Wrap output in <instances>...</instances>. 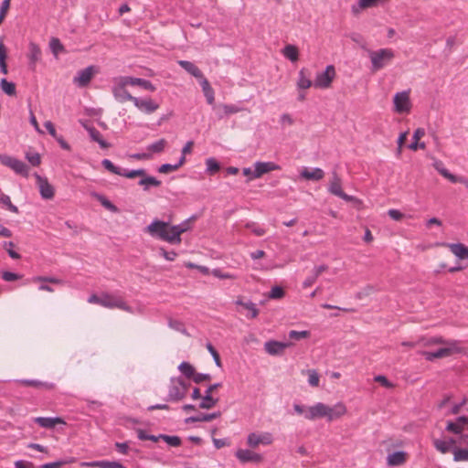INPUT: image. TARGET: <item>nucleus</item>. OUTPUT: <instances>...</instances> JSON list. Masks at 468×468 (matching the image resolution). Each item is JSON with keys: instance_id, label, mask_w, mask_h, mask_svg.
<instances>
[{"instance_id": "nucleus-61", "label": "nucleus", "mask_w": 468, "mask_h": 468, "mask_svg": "<svg viewBox=\"0 0 468 468\" xmlns=\"http://www.w3.org/2000/svg\"><path fill=\"white\" fill-rule=\"evenodd\" d=\"M284 295V291L280 286H273L269 292V298L271 299H281Z\"/></svg>"}, {"instance_id": "nucleus-25", "label": "nucleus", "mask_w": 468, "mask_h": 468, "mask_svg": "<svg viewBox=\"0 0 468 468\" xmlns=\"http://www.w3.org/2000/svg\"><path fill=\"white\" fill-rule=\"evenodd\" d=\"M34 422L37 423L40 427L46 429H52L57 424H65V421L58 417H36L33 419Z\"/></svg>"}, {"instance_id": "nucleus-33", "label": "nucleus", "mask_w": 468, "mask_h": 468, "mask_svg": "<svg viewBox=\"0 0 468 468\" xmlns=\"http://www.w3.org/2000/svg\"><path fill=\"white\" fill-rule=\"evenodd\" d=\"M86 129L91 140L98 143L101 148L107 149L110 147V144L103 139L101 133L97 129L94 127H86Z\"/></svg>"}, {"instance_id": "nucleus-32", "label": "nucleus", "mask_w": 468, "mask_h": 468, "mask_svg": "<svg viewBox=\"0 0 468 468\" xmlns=\"http://www.w3.org/2000/svg\"><path fill=\"white\" fill-rule=\"evenodd\" d=\"M455 440L449 439V440H435L433 444L434 447L441 452V453H446L450 451L452 452V449L455 448Z\"/></svg>"}, {"instance_id": "nucleus-49", "label": "nucleus", "mask_w": 468, "mask_h": 468, "mask_svg": "<svg viewBox=\"0 0 468 468\" xmlns=\"http://www.w3.org/2000/svg\"><path fill=\"white\" fill-rule=\"evenodd\" d=\"M74 461H75L74 458L60 460V461L42 464L39 468H60L62 465L71 463Z\"/></svg>"}, {"instance_id": "nucleus-42", "label": "nucleus", "mask_w": 468, "mask_h": 468, "mask_svg": "<svg viewBox=\"0 0 468 468\" xmlns=\"http://www.w3.org/2000/svg\"><path fill=\"white\" fill-rule=\"evenodd\" d=\"M453 460L454 462L468 461V447L467 448H453Z\"/></svg>"}, {"instance_id": "nucleus-10", "label": "nucleus", "mask_w": 468, "mask_h": 468, "mask_svg": "<svg viewBox=\"0 0 468 468\" xmlns=\"http://www.w3.org/2000/svg\"><path fill=\"white\" fill-rule=\"evenodd\" d=\"M274 441L272 433L269 431L250 432L247 436V445L255 449L260 445L269 446Z\"/></svg>"}, {"instance_id": "nucleus-22", "label": "nucleus", "mask_w": 468, "mask_h": 468, "mask_svg": "<svg viewBox=\"0 0 468 468\" xmlns=\"http://www.w3.org/2000/svg\"><path fill=\"white\" fill-rule=\"evenodd\" d=\"M325 404L317 402L312 406H308L306 410L305 419L308 420H315L324 418Z\"/></svg>"}, {"instance_id": "nucleus-62", "label": "nucleus", "mask_w": 468, "mask_h": 468, "mask_svg": "<svg viewBox=\"0 0 468 468\" xmlns=\"http://www.w3.org/2000/svg\"><path fill=\"white\" fill-rule=\"evenodd\" d=\"M211 379V376L209 374H204V373H197L195 372L191 381L199 384L204 381H209Z\"/></svg>"}, {"instance_id": "nucleus-35", "label": "nucleus", "mask_w": 468, "mask_h": 468, "mask_svg": "<svg viewBox=\"0 0 468 468\" xmlns=\"http://www.w3.org/2000/svg\"><path fill=\"white\" fill-rule=\"evenodd\" d=\"M197 218V216L193 215L186 218L185 221L181 222L180 224H177V243L180 242V235L192 229Z\"/></svg>"}, {"instance_id": "nucleus-51", "label": "nucleus", "mask_w": 468, "mask_h": 468, "mask_svg": "<svg viewBox=\"0 0 468 468\" xmlns=\"http://www.w3.org/2000/svg\"><path fill=\"white\" fill-rule=\"evenodd\" d=\"M449 340H445L441 336H433L427 340H420L419 343H422L423 346H433V345H443L445 346V342H448Z\"/></svg>"}, {"instance_id": "nucleus-24", "label": "nucleus", "mask_w": 468, "mask_h": 468, "mask_svg": "<svg viewBox=\"0 0 468 468\" xmlns=\"http://www.w3.org/2000/svg\"><path fill=\"white\" fill-rule=\"evenodd\" d=\"M300 176L305 180L320 181L324 176V172L319 167L308 168L303 167L300 172Z\"/></svg>"}, {"instance_id": "nucleus-19", "label": "nucleus", "mask_w": 468, "mask_h": 468, "mask_svg": "<svg viewBox=\"0 0 468 468\" xmlns=\"http://www.w3.org/2000/svg\"><path fill=\"white\" fill-rule=\"evenodd\" d=\"M468 418L459 417L455 421H448L446 431L454 434H463L467 432Z\"/></svg>"}, {"instance_id": "nucleus-40", "label": "nucleus", "mask_w": 468, "mask_h": 468, "mask_svg": "<svg viewBox=\"0 0 468 468\" xmlns=\"http://www.w3.org/2000/svg\"><path fill=\"white\" fill-rule=\"evenodd\" d=\"M166 142L163 139L158 140L146 147L148 153H151V159L156 154H160L165 150Z\"/></svg>"}, {"instance_id": "nucleus-20", "label": "nucleus", "mask_w": 468, "mask_h": 468, "mask_svg": "<svg viewBox=\"0 0 468 468\" xmlns=\"http://www.w3.org/2000/svg\"><path fill=\"white\" fill-rule=\"evenodd\" d=\"M291 346L292 344L290 342H279L275 340H270L264 344V349L268 354L271 356H276L282 354L284 349Z\"/></svg>"}, {"instance_id": "nucleus-56", "label": "nucleus", "mask_w": 468, "mask_h": 468, "mask_svg": "<svg viewBox=\"0 0 468 468\" xmlns=\"http://www.w3.org/2000/svg\"><path fill=\"white\" fill-rule=\"evenodd\" d=\"M211 274L218 279H222V280H225V279H230V280H234L237 278L236 275L230 273V272H223L220 269H213L211 271Z\"/></svg>"}, {"instance_id": "nucleus-27", "label": "nucleus", "mask_w": 468, "mask_h": 468, "mask_svg": "<svg viewBox=\"0 0 468 468\" xmlns=\"http://www.w3.org/2000/svg\"><path fill=\"white\" fill-rule=\"evenodd\" d=\"M198 81L202 88L203 94L206 97L207 102L209 105H214L215 92H214V90L212 89V87L210 86L208 80L205 77H203Z\"/></svg>"}, {"instance_id": "nucleus-52", "label": "nucleus", "mask_w": 468, "mask_h": 468, "mask_svg": "<svg viewBox=\"0 0 468 468\" xmlns=\"http://www.w3.org/2000/svg\"><path fill=\"white\" fill-rule=\"evenodd\" d=\"M193 147V142L189 141L182 149V156L177 160V168L184 165L186 161V154H190Z\"/></svg>"}, {"instance_id": "nucleus-55", "label": "nucleus", "mask_w": 468, "mask_h": 468, "mask_svg": "<svg viewBox=\"0 0 468 468\" xmlns=\"http://www.w3.org/2000/svg\"><path fill=\"white\" fill-rule=\"evenodd\" d=\"M308 374V383L311 387H318L320 382V378L318 373L314 370L310 369L307 371Z\"/></svg>"}, {"instance_id": "nucleus-39", "label": "nucleus", "mask_w": 468, "mask_h": 468, "mask_svg": "<svg viewBox=\"0 0 468 468\" xmlns=\"http://www.w3.org/2000/svg\"><path fill=\"white\" fill-rule=\"evenodd\" d=\"M199 408L209 410L213 408L218 401V399L213 398L211 394L205 392V395L200 399Z\"/></svg>"}, {"instance_id": "nucleus-28", "label": "nucleus", "mask_w": 468, "mask_h": 468, "mask_svg": "<svg viewBox=\"0 0 468 468\" xmlns=\"http://www.w3.org/2000/svg\"><path fill=\"white\" fill-rule=\"evenodd\" d=\"M177 64L180 65L188 74L195 77L197 80L204 77L201 70L193 62L178 60Z\"/></svg>"}, {"instance_id": "nucleus-57", "label": "nucleus", "mask_w": 468, "mask_h": 468, "mask_svg": "<svg viewBox=\"0 0 468 468\" xmlns=\"http://www.w3.org/2000/svg\"><path fill=\"white\" fill-rule=\"evenodd\" d=\"M97 199L101 202V204L107 209L112 212H117L118 208L115 205H113L110 200H108L105 197L101 195H97Z\"/></svg>"}, {"instance_id": "nucleus-48", "label": "nucleus", "mask_w": 468, "mask_h": 468, "mask_svg": "<svg viewBox=\"0 0 468 468\" xmlns=\"http://www.w3.org/2000/svg\"><path fill=\"white\" fill-rule=\"evenodd\" d=\"M244 309L248 311V314H246L248 318H255L259 314V310L256 304L251 301H247L246 303H244Z\"/></svg>"}, {"instance_id": "nucleus-58", "label": "nucleus", "mask_w": 468, "mask_h": 468, "mask_svg": "<svg viewBox=\"0 0 468 468\" xmlns=\"http://www.w3.org/2000/svg\"><path fill=\"white\" fill-rule=\"evenodd\" d=\"M49 47L55 56H57L59 52L63 50V46L58 38H51L49 42Z\"/></svg>"}, {"instance_id": "nucleus-53", "label": "nucleus", "mask_w": 468, "mask_h": 468, "mask_svg": "<svg viewBox=\"0 0 468 468\" xmlns=\"http://www.w3.org/2000/svg\"><path fill=\"white\" fill-rule=\"evenodd\" d=\"M26 159L33 165L38 166L41 163V157L38 153L36 152H27L26 154Z\"/></svg>"}, {"instance_id": "nucleus-34", "label": "nucleus", "mask_w": 468, "mask_h": 468, "mask_svg": "<svg viewBox=\"0 0 468 468\" xmlns=\"http://www.w3.org/2000/svg\"><path fill=\"white\" fill-rule=\"evenodd\" d=\"M282 54L292 62H296L299 58V50L296 46L292 44L286 45L282 48Z\"/></svg>"}, {"instance_id": "nucleus-2", "label": "nucleus", "mask_w": 468, "mask_h": 468, "mask_svg": "<svg viewBox=\"0 0 468 468\" xmlns=\"http://www.w3.org/2000/svg\"><path fill=\"white\" fill-rule=\"evenodd\" d=\"M90 303H95L106 308H119L127 312H132L131 308L123 302L121 297L104 293L101 295L92 294L89 297Z\"/></svg>"}, {"instance_id": "nucleus-15", "label": "nucleus", "mask_w": 468, "mask_h": 468, "mask_svg": "<svg viewBox=\"0 0 468 468\" xmlns=\"http://www.w3.org/2000/svg\"><path fill=\"white\" fill-rule=\"evenodd\" d=\"M133 105L142 112L151 114L159 108V103L150 97H134Z\"/></svg>"}, {"instance_id": "nucleus-26", "label": "nucleus", "mask_w": 468, "mask_h": 468, "mask_svg": "<svg viewBox=\"0 0 468 468\" xmlns=\"http://www.w3.org/2000/svg\"><path fill=\"white\" fill-rule=\"evenodd\" d=\"M425 135V130L423 128H417L412 136V142L409 144V148L411 151H416L418 149H425L426 144L424 142H420V139Z\"/></svg>"}, {"instance_id": "nucleus-6", "label": "nucleus", "mask_w": 468, "mask_h": 468, "mask_svg": "<svg viewBox=\"0 0 468 468\" xmlns=\"http://www.w3.org/2000/svg\"><path fill=\"white\" fill-rule=\"evenodd\" d=\"M412 109L410 90L396 92L393 96V112L398 114H409Z\"/></svg>"}, {"instance_id": "nucleus-31", "label": "nucleus", "mask_w": 468, "mask_h": 468, "mask_svg": "<svg viewBox=\"0 0 468 468\" xmlns=\"http://www.w3.org/2000/svg\"><path fill=\"white\" fill-rule=\"evenodd\" d=\"M221 413L219 411L212 413H199L196 416H191L186 419V423L189 422H199V421H210L214 419L219 418Z\"/></svg>"}, {"instance_id": "nucleus-7", "label": "nucleus", "mask_w": 468, "mask_h": 468, "mask_svg": "<svg viewBox=\"0 0 468 468\" xmlns=\"http://www.w3.org/2000/svg\"><path fill=\"white\" fill-rule=\"evenodd\" d=\"M177 368L181 372V375L186 379L177 378V399L184 398L186 395V390L188 388V384L186 383V380H191L196 369L195 367L187 362H182Z\"/></svg>"}, {"instance_id": "nucleus-4", "label": "nucleus", "mask_w": 468, "mask_h": 468, "mask_svg": "<svg viewBox=\"0 0 468 468\" xmlns=\"http://www.w3.org/2000/svg\"><path fill=\"white\" fill-rule=\"evenodd\" d=\"M128 86H130L128 76H121L113 79L112 92L118 102L123 103L128 101H132L134 98L127 90Z\"/></svg>"}, {"instance_id": "nucleus-5", "label": "nucleus", "mask_w": 468, "mask_h": 468, "mask_svg": "<svg viewBox=\"0 0 468 468\" xmlns=\"http://www.w3.org/2000/svg\"><path fill=\"white\" fill-rule=\"evenodd\" d=\"M460 352H462L460 342L457 340H451L445 342V346L443 347L439 348L436 351H423L421 354L426 360L433 361L436 358L450 356L454 353Z\"/></svg>"}, {"instance_id": "nucleus-1", "label": "nucleus", "mask_w": 468, "mask_h": 468, "mask_svg": "<svg viewBox=\"0 0 468 468\" xmlns=\"http://www.w3.org/2000/svg\"><path fill=\"white\" fill-rule=\"evenodd\" d=\"M144 232L151 237L167 242H173L176 239V226L167 222L155 219L144 229Z\"/></svg>"}, {"instance_id": "nucleus-54", "label": "nucleus", "mask_w": 468, "mask_h": 468, "mask_svg": "<svg viewBox=\"0 0 468 468\" xmlns=\"http://www.w3.org/2000/svg\"><path fill=\"white\" fill-rule=\"evenodd\" d=\"M207 172L210 175L217 173L219 170V165L214 158H207L206 161Z\"/></svg>"}, {"instance_id": "nucleus-13", "label": "nucleus", "mask_w": 468, "mask_h": 468, "mask_svg": "<svg viewBox=\"0 0 468 468\" xmlns=\"http://www.w3.org/2000/svg\"><path fill=\"white\" fill-rule=\"evenodd\" d=\"M34 177L41 198L45 200L52 199L55 197V187L48 182V179L37 173L34 174Z\"/></svg>"}, {"instance_id": "nucleus-36", "label": "nucleus", "mask_w": 468, "mask_h": 468, "mask_svg": "<svg viewBox=\"0 0 468 468\" xmlns=\"http://www.w3.org/2000/svg\"><path fill=\"white\" fill-rule=\"evenodd\" d=\"M128 80H129L130 86H139V87L143 88L144 90H151V91L155 90V87L151 83V81H149L147 80L141 79V78L129 77V76H128Z\"/></svg>"}, {"instance_id": "nucleus-38", "label": "nucleus", "mask_w": 468, "mask_h": 468, "mask_svg": "<svg viewBox=\"0 0 468 468\" xmlns=\"http://www.w3.org/2000/svg\"><path fill=\"white\" fill-rule=\"evenodd\" d=\"M30 63L35 64L37 61L40 59L41 50L37 44L34 42H30L28 45V55H27Z\"/></svg>"}, {"instance_id": "nucleus-23", "label": "nucleus", "mask_w": 468, "mask_h": 468, "mask_svg": "<svg viewBox=\"0 0 468 468\" xmlns=\"http://www.w3.org/2000/svg\"><path fill=\"white\" fill-rule=\"evenodd\" d=\"M383 0H358L351 5V12L354 16L359 15L363 10L377 7Z\"/></svg>"}, {"instance_id": "nucleus-47", "label": "nucleus", "mask_w": 468, "mask_h": 468, "mask_svg": "<svg viewBox=\"0 0 468 468\" xmlns=\"http://www.w3.org/2000/svg\"><path fill=\"white\" fill-rule=\"evenodd\" d=\"M0 86L2 90L9 95H15L16 94V86L13 82L8 81L6 79H2L0 82Z\"/></svg>"}, {"instance_id": "nucleus-30", "label": "nucleus", "mask_w": 468, "mask_h": 468, "mask_svg": "<svg viewBox=\"0 0 468 468\" xmlns=\"http://www.w3.org/2000/svg\"><path fill=\"white\" fill-rule=\"evenodd\" d=\"M447 247L460 260H468V247L462 243H449Z\"/></svg>"}, {"instance_id": "nucleus-21", "label": "nucleus", "mask_w": 468, "mask_h": 468, "mask_svg": "<svg viewBox=\"0 0 468 468\" xmlns=\"http://www.w3.org/2000/svg\"><path fill=\"white\" fill-rule=\"evenodd\" d=\"M80 467H90V468H126L121 463L117 461H91V462H81Z\"/></svg>"}, {"instance_id": "nucleus-12", "label": "nucleus", "mask_w": 468, "mask_h": 468, "mask_svg": "<svg viewBox=\"0 0 468 468\" xmlns=\"http://www.w3.org/2000/svg\"><path fill=\"white\" fill-rule=\"evenodd\" d=\"M335 76V70L333 65H328L322 72H318L314 81V87L316 89H327Z\"/></svg>"}, {"instance_id": "nucleus-37", "label": "nucleus", "mask_w": 468, "mask_h": 468, "mask_svg": "<svg viewBox=\"0 0 468 468\" xmlns=\"http://www.w3.org/2000/svg\"><path fill=\"white\" fill-rule=\"evenodd\" d=\"M314 86V82L305 74V69H302L298 73L297 88L300 90H306Z\"/></svg>"}, {"instance_id": "nucleus-18", "label": "nucleus", "mask_w": 468, "mask_h": 468, "mask_svg": "<svg viewBox=\"0 0 468 468\" xmlns=\"http://www.w3.org/2000/svg\"><path fill=\"white\" fill-rule=\"evenodd\" d=\"M237 459L242 463H260L262 460V455L257 453L250 449H239L235 452Z\"/></svg>"}, {"instance_id": "nucleus-16", "label": "nucleus", "mask_w": 468, "mask_h": 468, "mask_svg": "<svg viewBox=\"0 0 468 468\" xmlns=\"http://www.w3.org/2000/svg\"><path fill=\"white\" fill-rule=\"evenodd\" d=\"M346 413V407L343 402H337L334 406H328L325 404L324 418H325L327 421H333L340 419Z\"/></svg>"}, {"instance_id": "nucleus-9", "label": "nucleus", "mask_w": 468, "mask_h": 468, "mask_svg": "<svg viewBox=\"0 0 468 468\" xmlns=\"http://www.w3.org/2000/svg\"><path fill=\"white\" fill-rule=\"evenodd\" d=\"M0 162L4 165L11 168L15 173L24 177H28L29 167L23 161L7 154H0Z\"/></svg>"}, {"instance_id": "nucleus-63", "label": "nucleus", "mask_w": 468, "mask_h": 468, "mask_svg": "<svg viewBox=\"0 0 468 468\" xmlns=\"http://www.w3.org/2000/svg\"><path fill=\"white\" fill-rule=\"evenodd\" d=\"M1 276H2V279L5 282H13V281H16L20 278V275H18L15 272L7 271H2Z\"/></svg>"}, {"instance_id": "nucleus-41", "label": "nucleus", "mask_w": 468, "mask_h": 468, "mask_svg": "<svg viewBox=\"0 0 468 468\" xmlns=\"http://www.w3.org/2000/svg\"><path fill=\"white\" fill-rule=\"evenodd\" d=\"M19 383L25 386H32L36 388H45L47 389H51L53 388V384L48 382H41L39 380L35 379H22L18 380Z\"/></svg>"}, {"instance_id": "nucleus-60", "label": "nucleus", "mask_w": 468, "mask_h": 468, "mask_svg": "<svg viewBox=\"0 0 468 468\" xmlns=\"http://www.w3.org/2000/svg\"><path fill=\"white\" fill-rule=\"evenodd\" d=\"M310 335L309 331H295L292 330L289 332V337L295 340H301L307 338Z\"/></svg>"}, {"instance_id": "nucleus-50", "label": "nucleus", "mask_w": 468, "mask_h": 468, "mask_svg": "<svg viewBox=\"0 0 468 468\" xmlns=\"http://www.w3.org/2000/svg\"><path fill=\"white\" fill-rule=\"evenodd\" d=\"M206 347H207V351L209 352V354L212 356L216 366L218 367H221L222 364H221L219 354L218 353L216 348L213 346V345L211 343H207Z\"/></svg>"}, {"instance_id": "nucleus-43", "label": "nucleus", "mask_w": 468, "mask_h": 468, "mask_svg": "<svg viewBox=\"0 0 468 468\" xmlns=\"http://www.w3.org/2000/svg\"><path fill=\"white\" fill-rule=\"evenodd\" d=\"M219 109L222 111V113L218 114L219 118H223L224 115L237 113L241 111L239 106L234 104H222L219 106Z\"/></svg>"}, {"instance_id": "nucleus-64", "label": "nucleus", "mask_w": 468, "mask_h": 468, "mask_svg": "<svg viewBox=\"0 0 468 468\" xmlns=\"http://www.w3.org/2000/svg\"><path fill=\"white\" fill-rule=\"evenodd\" d=\"M15 468H36V467L30 462L19 460L15 463Z\"/></svg>"}, {"instance_id": "nucleus-17", "label": "nucleus", "mask_w": 468, "mask_h": 468, "mask_svg": "<svg viewBox=\"0 0 468 468\" xmlns=\"http://www.w3.org/2000/svg\"><path fill=\"white\" fill-rule=\"evenodd\" d=\"M253 166V176L255 178H260L264 174L281 169V166L273 162H256Z\"/></svg>"}, {"instance_id": "nucleus-8", "label": "nucleus", "mask_w": 468, "mask_h": 468, "mask_svg": "<svg viewBox=\"0 0 468 468\" xmlns=\"http://www.w3.org/2000/svg\"><path fill=\"white\" fill-rule=\"evenodd\" d=\"M327 190L330 194L336 196L345 201L361 204V201L358 198L354 196L347 195L343 191L342 180L335 171L332 172Z\"/></svg>"}, {"instance_id": "nucleus-3", "label": "nucleus", "mask_w": 468, "mask_h": 468, "mask_svg": "<svg viewBox=\"0 0 468 468\" xmlns=\"http://www.w3.org/2000/svg\"><path fill=\"white\" fill-rule=\"evenodd\" d=\"M368 57L371 61V69L378 71L385 68L395 57L391 48H380L378 50H368Z\"/></svg>"}, {"instance_id": "nucleus-46", "label": "nucleus", "mask_w": 468, "mask_h": 468, "mask_svg": "<svg viewBox=\"0 0 468 468\" xmlns=\"http://www.w3.org/2000/svg\"><path fill=\"white\" fill-rule=\"evenodd\" d=\"M0 203L3 204L13 213H18V208L16 206L13 205L8 195L4 194L0 190Z\"/></svg>"}, {"instance_id": "nucleus-29", "label": "nucleus", "mask_w": 468, "mask_h": 468, "mask_svg": "<svg viewBox=\"0 0 468 468\" xmlns=\"http://www.w3.org/2000/svg\"><path fill=\"white\" fill-rule=\"evenodd\" d=\"M407 460V454L403 451H397L387 456V463L389 466H399L403 464Z\"/></svg>"}, {"instance_id": "nucleus-59", "label": "nucleus", "mask_w": 468, "mask_h": 468, "mask_svg": "<svg viewBox=\"0 0 468 468\" xmlns=\"http://www.w3.org/2000/svg\"><path fill=\"white\" fill-rule=\"evenodd\" d=\"M33 282H50V283H54V284H63L64 283V282L60 279H57L54 277H44V276L34 277Z\"/></svg>"}, {"instance_id": "nucleus-11", "label": "nucleus", "mask_w": 468, "mask_h": 468, "mask_svg": "<svg viewBox=\"0 0 468 468\" xmlns=\"http://www.w3.org/2000/svg\"><path fill=\"white\" fill-rule=\"evenodd\" d=\"M99 72L96 66H89L79 70L73 78V83L79 88H84L89 85L92 78Z\"/></svg>"}, {"instance_id": "nucleus-14", "label": "nucleus", "mask_w": 468, "mask_h": 468, "mask_svg": "<svg viewBox=\"0 0 468 468\" xmlns=\"http://www.w3.org/2000/svg\"><path fill=\"white\" fill-rule=\"evenodd\" d=\"M101 165L109 172H111V173H112L114 175H118V176H122L127 177V178H134V177H136L138 176L144 175V169H137V170L128 171V170H125V169H122V168H121L119 166L114 165V164L111 160H109V159H103L101 161Z\"/></svg>"}, {"instance_id": "nucleus-44", "label": "nucleus", "mask_w": 468, "mask_h": 468, "mask_svg": "<svg viewBox=\"0 0 468 468\" xmlns=\"http://www.w3.org/2000/svg\"><path fill=\"white\" fill-rule=\"evenodd\" d=\"M139 181V185L144 186L145 190L149 189L151 186H157L160 185V182L154 176H144Z\"/></svg>"}, {"instance_id": "nucleus-45", "label": "nucleus", "mask_w": 468, "mask_h": 468, "mask_svg": "<svg viewBox=\"0 0 468 468\" xmlns=\"http://www.w3.org/2000/svg\"><path fill=\"white\" fill-rule=\"evenodd\" d=\"M245 228L250 229L255 236L261 237L266 233V229L253 221H249L245 224Z\"/></svg>"}]
</instances>
